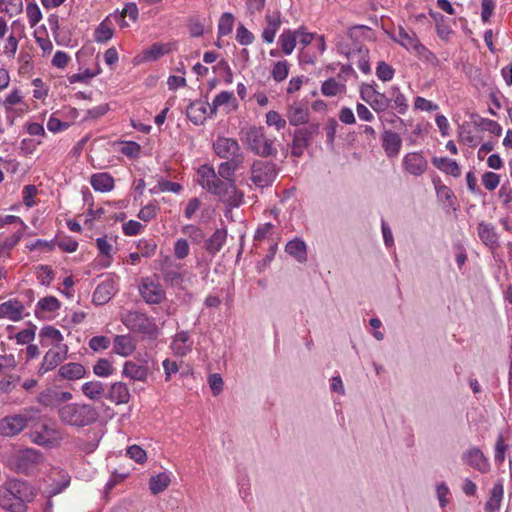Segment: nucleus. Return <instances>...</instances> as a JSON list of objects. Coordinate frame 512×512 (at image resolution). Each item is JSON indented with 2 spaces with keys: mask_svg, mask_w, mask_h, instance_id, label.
Here are the masks:
<instances>
[{
  "mask_svg": "<svg viewBox=\"0 0 512 512\" xmlns=\"http://www.w3.org/2000/svg\"><path fill=\"white\" fill-rule=\"evenodd\" d=\"M157 211V205L148 204L139 211L138 218L144 222H149L157 216Z\"/></svg>",
  "mask_w": 512,
  "mask_h": 512,
  "instance_id": "62",
  "label": "nucleus"
},
{
  "mask_svg": "<svg viewBox=\"0 0 512 512\" xmlns=\"http://www.w3.org/2000/svg\"><path fill=\"white\" fill-rule=\"evenodd\" d=\"M266 123L269 126H274L278 131L286 126V120L274 110H271L266 114Z\"/></svg>",
  "mask_w": 512,
  "mask_h": 512,
  "instance_id": "53",
  "label": "nucleus"
},
{
  "mask_svg": "<svg viewBox=\"0 0 512 512\" xmlns=\"http://www.w3.org/2000/svg\"><path fill=\"white\" fill-rule=\"evenodd\" d=\"M285 251L299 263H305L307 261V246L305 242L299 238L289 241L285 246Z\"/></svg>",
  "mask_w": 512,
  "mask_h": 512,
  "instance_id": "27",
  "label": "nucleus"
},
{
  "mask_svg": "<svg viewBox=\"0 0 512 512\" xmlns=\"http://www.w3.org/2000/svg\"><path fill=\"white\" fill-rule=\"evenodd\" d=\"M319 124L311 123L306 127L298 128L293 133L291 154L294 157H301L304 150L311 144V139L319 133Z\"/></svg>",
  "mask_w": 512,
  "mask_h": 512,
  "instance_id": "9",
  "label": "nucleus"
},
{
  "mask_svg": "<svg viewBox=\"0 0 512 512\" xmlns=\"http://www.w3.org/2000/svg\"><path fill=\"white\" fill-rule=\"evenodd\" d=\"M113 371L111 362L105 358L99 359L93 367L94 374L99 377H108L113 374Z\"/></svg>",
  "mask_w": 512,
  "mask_h": 512,
  "instance_id": "46",
  "label": "nucleus"
},
{
  "mask_svg": "<svg viewBox=\"0 0 512 512\" xmlns=\"http://www.w3.org/2000/svg\"><path fill=\"white\" fill-rule=\"evenodd\" d=\"M243 163L242 159L226 160L218 166L217 175L226 181H234L233 176L238 167Z\"/></svg>",
  "mask_w": 512,
  "mask_h": 512,
  "instance_id": "36",
  "label": "nucleus"
},
{
  "mask_svg": "<svg viewBox=\"0 0 512 512\" xmlns=\"http://www.w3.org/2000/svg\"><path fill=\"white\" fill-rule=\"evenodd\" d=\"M209 106L201 102L191 103L187 107V117L196 125L203 124L206 120Z\"/></svg>",
  "mask_w": 512,
  "mask_h": 512,
  "instance_id": "32",
  "label": "nucleus"
},
{
  "mask_svg": "<svg viewBox=\"0 0 512 512\" xmlns=\"http://www.w3.org/2000/svg\"><path fill=\"white\" fill-rule=\"evenodd\" d=\"M275 140V137L268 136L262 127L255 126L246 131L244 138L248 149L262 158L277 156Z\"/></svg>",
  "mask_w": 512,
  "mask_h": 512,
  "instance_id": "3",
  "label": "nucleus"
},
{
  "mask_svg": "<svg viewBox=\"0 0 512 512\" xmlns=\"http://www.w3.org/2000/svg\"><path fill=\"white\" fill-rule=\"evenodd\" d=\"M391 95L392 99L390 100L394 102V107L398 110L399 113H404L407 108L405 96L400 92L399 88L397 87L392 88Z\"/></svg>",
  "mask_w": 512,
  "mask_h": 512,
  "instance_id": "57",
  "label": "nucleus"
},
{
  "mask_svg": "<svg viewBox=\"0 0 512 512\" xmlns=\"http://www.w3.org/2000/svg\"><path fill=\"white\" fill-rule=\"evenodd\" d=\"M28 21L31 27L37 25L42 19V13L36 3H29L26 7Z\"/></svg>",
  "mask_w": 512,
  "mask_h": 512,
  "instance_id": "51",
  "label": "nucleus"
},
{
  "mask_svg": "<svg viewBox=\"0 0 512 512\" xmlns=\"http://www.w3.org/2000/svg\"><path fill=\"white\" fill-rule=\"evenodd\" d=\"M172 350L178 356H185L192 350V342L186 331L177 333L172 342Z\"/></svg>",
  "mask_w": 512,
  "mask_h": 512,
  "instance_id": "30",
  "label": "nucleus"
},
{
  "mask_svg": "<svg viewBox=\"0 0 512 512\" xmlns=\"http://www.w3.org/2000/svg\"><path fill=\"white\" fill-rule=\"evenodd\" d=\"M251 181L259 188L270 186L277 177L278 168L272 161L255 160L250 168Z\"/></svg>",
  "mask_w": 512,
  "mask_h": 512,
  "instance_id": "7",
  "label": "nucleus"
},
{
  "mask_svg": "<svg viewBox=\"0 0 512 512\" xmlns=\"http://www.w3.org/2000/svg\"><path fill=\"white\" fill-rule=\"evenodd\" d=\"M67 355V345H58V348L49 349L43 357L42 363L38 369V374L42 376L45 373L52 371L66 360Z\"/></svg>",
  "mask_w": 512,
  "mask_h": 512,
  "instance_id": "14",
  "label": "nucleus"
},
{
  "mask_svg": "<svg viewBox=\"0 0 512 512\" xmlns=\"http://www.w3.org/2000/svg\"><path fill=\"white\" fill-rule=\"evenodd\" d=\"M24 306L17 300H9L0 304V318H6L11 321L22 319Z\"/></svg>",
  "mask_w": 512,
  "mask_h": 512,
  "instance_id": "23",
  "label": "nucleus"
},
{
  "mask_svg": "<svg viewBox=\"0 0 512 512\" xmlns=\"http://www.w3.org/2000/svg\"><path fill=\"white\" fill-rule=\"evenodd\" d=\"M213 149L217 156L226 160L242 159L243 154L236 139L218 137L213 143Z\"/></svg>",
  "mask_w": 512,
  "mask_h": 512,
  "instance_id": "12",
  "label": "nucleus"
},
{
  "mask_svg": "<svg viewBox=\"0 0 512 512\" xmlns=\"http://www.w3.org/2000/svg\"><path fill=\"white\" fill-rule=\"evenodd\" d=\"M281 49L283 53L289 55L293 52L296 46V33L295 31L285 30L279 38Z\"/></svg>",
  "mask_w": 512,
  "mask_h": 512,
  "instance_id": "40",
  "label": "nucleus"
},
{
  "mask_svg": "<svg viewBox=\"0 0 512 512\" xmlns=\"http://www.w3.org/2000/svg\"><path fill=\"white\" fill-rule=\"evenodd\" d=\"M113 37V29L111 23L106 18L103 20L94 32V39L97 43H106Z\"/></svg>",
  "mask_w": 512,
  "mask_h": 512,
  "instance_id": "38",
  "label": "nucleus"
},
{
  "mask_svg": "<svg viewBox=\"0 0 512 512\" xmlns=\"http://www.w3.org/2000/svg\"><path fill=\"white\" fill-rule=\"evenodd\" d=\"M376 75L380 80L384 82L390 81L394 76V69L392 68V66L381 61L378 63L376 67Z\"/></svg>",
  "mask_w": 512,
  "mask_h": 512,
  "instance_id": "52",
  "label": "nucleus"
},
{
  "mask_svg": "<svg viewBox=\"0 0 512 512\" xmlns=\"http://www.w3.org/2000/svg\"><path fill=\"white\" fill-rule=\"evenodd\" d=\"M507 447L508 446L505 444L504 437L499 435L495 445V463L502 464L504 462Z\"/></svg>",
  "mask_w": 512,
  "mask_h": 512,
  "instance_id": "61",
  "label": "nucleus"
},
{
  "mask_svg": "<svg viewBox=\"0 0 512 512\" xmlns=\"http://www.w3.org/2000/svg\"><path fill=\"white\" fill-rule=\"evenodd\" d=\"M503 485L501 483L494 484L493 488L490 492V497L485 504L486 512H498L501 506V501L503 498Z\"/></svg>",
  "mask_w": 512,
  "mask_h": 512,
  "instance_id": "33",
  "label": "nucleus"
},
{
  "mask_svg": "<svg viewBox=\"0 0 512 512\" xmlns=\"http://www.w3.org/2000/svg\"><path fill=\"white\" fill-rule=\"evenodd\" d=\"M32 417L28 414H14L0 419V436L14 437L20 434L29 424Z\"/></svg>",
  "mask_w": 512,
  "mask_h": 512,
  "instance_id": "11",
  "label": "nucleus"
},
{
  "mask_svg": "<svg viewBox=\"0 0 512 512\" xmlns=\"http://www.w3.org/2000/svg\"><path fill=\"white\" fill-rule=\"evenodd\" d=\"M402 139L401 137L391 130H386L382 134V148L384 149L387 157H396L401 149Z\"/></svg>",
  "mask_w": 512,
  "mask_h": 512,
  "instance_id": "20",
  "label": "nucleus"
},
{
  "mask_svg": "<svg viewBox=\"0 0 512 512\" xmlns=\"http://www.w3.org/2000/svg\"><path fill=\"white\" fill-rule=\"evenodd\" d=\"M199 184L209 193L219 197L227 195V189L232 187L233 181H226L215 172L211 165L204 164L198 169Z\"/></svg>",
  "mask_w": 512,
  "mask_h": 512,
  "instance_id": "5",
  "label": "nucleus"
},
{
  "mask_svg": "<svg viewBox=\"0 0 512 512\" xmlns=\"http://www.w3.org/2000/svg\"><path fill=\"white\" fill-rule=\"evenodd\" d=\"M148 367L133 361L125 362L123 366V375L133 381L146 382L148 378Z\"/></svg>",
  "mask_w": 512,
  "mask_h": 512,
  "instance_id": "22",
  "label": "nucleus"
},
{
  "mask_svg": "<svg viewBox=\"0 0 512 512\" xmlns=\"http://www.w3.org/2000/svg\"><path fill=\"white\" fill-rule=\"evenodd\" d=\"M121 322L131 331L138 332L150 339L159 335V328L154 320L145 313L129 311L121 315Z\"/></svg>",
  "mask_w": 512,
  "mask_h": 512,
  "instance_id": "4",
  "label": "nucleus"
},
{
  "mask_svg": "<svg viewBox=\"0 0 512 512\" xmlns=\"http://www.w3.org/2000/svg\"><path fill=\"white\" fill-rule=\"evenodd\" d=\"M462 460L481 473H487L489 471L490 465L488 460L478 448L474 447L465 451L462 455Z\"/></svg>",
  "mask_w": 512,
  "mask_h": 512,
  "instance_id": "17",
  "label": "nucleus"
},
{
  "mask_svg": "<svg viewBox=\"0 0 512 512\" xmlns=\"http://www.w3.org/2000/svg\"><path fill=\"white\" fill-rule=\"evenodd\" d=\"M135 348V341L130 335H116L114 337L113 350L116 354L127 357L134 352Z\"/></svg>",
  "mask_w": 512,
  "mask_h": 512,
  "instance_id": "25",
  "label": "nucleus"
},
{
  "mask_svg": "<svg viewBox=\"0 0 512 512\" xmlns=\"http://www.w3.org/2000/svg\"><path fill=\"white\" fill-rule=\"evenodd\" d=\"M432 163L439 170L453 177L457 178L461 175L460 167L455 160L447 157H433Z\"/></svg>",
  "mask_w": 512,
  "mask_h": 512,
  "instance_id": "31",
  "label": "nucleus"
},
{
  "mask_svg": "<svg viewBox=\"0 0 512 512\" xmlns=\"http://www.w3.org/2000/svg\"><path fill=\"white\" fill-rule=\"evenodd\" d=\"M55 394L56 390L47 389L40 394L39 402L44 406H56L59 404V400Z\"/></svg>",
  "mask_w": 512,
  "mask_h": 512,
  "instance_id": "58",
  "label": "nucleus"
},
{
  "mask_svg": "<svg viewBox=\"0 0 512 512\" xmlns=\"http://www.w3.org/2000/svg\"><path fill=\"white\" fill-rule=\"evenodd\" d=\"M190 248L186 239L180 238L174 244V256L178 260H182L189 255Z\"/></svg>",
  "mask_w": 512,
  "mask_h": 512,
  "instance_id": "56",
  "label": "nucleus"
},
{
  "mask_svg": "<svg viewBox=\"0 0 512 512\" xmlns=\"http://www.w3.org/2000/svg\"><path fill=\"white\" fill-rule=\"evenodd\" d=\"M286 117L293 126L306 124L309 120V109L301 102L293 103L288 107Z\"/></svg>",
  "mask_w": 512,
  "mask_h": 512,
  "instance_id": "19",
  "label": "nucleus"
},
{
  "mask_svg": "<svg viewBox=\"0 0 512 512\" xmlns=\"http://www.w3.org/2000/svg\"><path fill=\"white\" fill-rule=\"evenodd\" d=\"M127 455L135 460L137 463H144L146 461L147 455L145 450H143L138 445H132L127 449Z\"/></svg>",
  "mask_w": 512,
  "mask_h": 512,
  "instance_id": "64",
  "label": "nucleus"
},
{
  "mask_svg": "<svg viewBox=\"0 0 512 512\" xmlns=\"http://www.w3.org/2000/svg\"><path fill=\"white\" fill-rule=\"evenodd\" d=\"M182 189V186L178 183L171 182L168 180H161L158 182V185L154 188L150 189L152 194H155L159 191L161 192H174L178 193Z\"/></svg>",
  "mask_w": 512,
  "mask_h": 512,
  "instance_id": "49",
  "label": "nucleus"
},
{
  "mask_svg": "<svg viewBox=\"0 0 512 512\" xmlns=\"http://www.w3.org/2000/svg\"><path fill=\"white\" fill-rule=\"evenodd\" d=\"M163 279L172 286H179L183 281V276L178 270H174L169 266H164L161 270Z\"/></svg>",
  "mask_w": 512,
  "mask_h": 512,
  "instance_id": "45",
  "label": "nucleus"
},
{
  "mask_svg": "<svg viewBox=\"0 0 512 512\" xmlns=\"http://www.w3.org/2000/svg\"><path fill=\"white\" fill-rule=\"evenodd\" d=\"M110 346V340L106 336H94L89 341V347L93 351L105 350Z\"/></svg>",
  "mask_w": 512,
  "mask_h": 512,
  "instance_id": "63",
  "label": "nucleus"
},
{
  "mask_svg": "<svg viewBox=\"0 0 512 512\" xmlns=\"http://www.w3.org/2000/svg\"><path fill=\"white\" fill-rule=\"evenodd\" d=\"M39 338L43 346L54 344L55 348H58V345H62L61 342L64 339L62 333L53 326L43 327L40 330Z\"/></svg>",
  "mask_w": 512,
  "mask_h": 512,
  "instance_id": "28",
  "label": "nucleus"
},
{
  "mask_svg": "<svg viewBox=\"0 0 512 512\" xmlns=\"http://www.w3.org/2000/svg\"><path fill=\"white\" fill-rule=\"evenodd\" d=\"M115 293L114 284L112 281H104L100 283L94 293H93V302L96 305H104L110 301Z\"/></svg>",
  "mask_w": 512,
  "mask_h": 512,
  "instance_id": "26",
  "label": "nucleus"
},
{
  "mask_svg": "<svg viewBox=\"0 0 512 512\" xmlns=\"http://www.w3.org/2000/svg\"><path fill=\"white\" fill-rule=\"evenodd\" d=\"M86 374L85 367L77 362H69L61 365L57 371L61 380L75 381L83 378Z\"/></svg>",
  "mask_w": 512,
  "mask_h": 512,
  "instance_id": "21",
  "label": "nucleus"
},
{
  "mask_svg": "<svg viewBox=\"0 0 512 512\" xmlns=\"http://www.w3.org/2000/svg\"><path fill=\"white\" fill-rule=\"evenodd\" d=\"M139 292L148 304H159L165 298V291L161 284L152 278L142 279Z\"/></svg>",
  "mask_w": 512,
  "mask_h": 512,
  "instance_id": "15",
  "label": "nucleus"
},
{
  "mask_svg": "<svg viewBox=\"0 0 512 512\" xmlns=\"http://www.w3.org/2000/svg\"><path fill=\"white\" fill-rule=\"evenodd\" d=\"M170 477L165 472L159 473L150 479L149 488L152 494L163 492L170 484Z\"/></svg>",
  "mask_w": 512,
  "mask_h": 512,
  "instance_id": "39",
  "label": "nucleus"
},
{
  "mask_svg": "<svg viewBox=\"0 0 512 512\" xmlns=\"http://www.w3.org/2000/svg\"><path fill=\"white\" fill-rule=\"evenodd\" d=\"M234 95L233 92L228 91H222L216 97L214 98L212 104L209 106L210 114L215 115L217 112V109L230 102L231 99H233Z\"/></svg>",
  "mask_w": 512,
  "mask_h": 512,
  "instance_id": "47",
  "label": "nucleus"
},
{
  "mask_svg": "<svg viewBox=\"0 0 512 512\" xmlns=\"http://www.w3.org/2000/svg\"><path fill=\"white\" fill-rule=\"evenodd\" d=\"M42 461L40 451L33 448L18 450L9 458V465L18 472L26 473Z\"/></svg>",
  "mask_w": 512,
  "mask_h": 512,
  "instance_id": "8",
  "label": "nucleus"
},
{
  "mask_svg": "<svg viewBox=\"0 0 512 512\" xmlns=\"http://www.w3.org/2000/svg\"><path fill=\"white\" fill-rule=\"evenodd\" d=\"M361 98L376 112H383L389 108L391 100L383 93L378 92L372 85L363 84L360 89Z\"/></svg>",
  "mask_w": 512,
  "mask_h": 512,
  "instance_id": "13",
  "label": "nucleus"
},
{
  "mask_svg": "<svg viewBox=\"0 0 512 512\" xmlns=\"http://www.w3.org/2000/svg\"><path fill=\"white\" fill-rule=\"evenodd\" d=\"M233 23H234L233 15L229 12L223 13L219 20V24H218L219 34L222 36L229 34L232 31Z\"/></svg>",
  "mask_w": 512,
  "mask_h": 512,
  "instance_id": "48",
  "label": "nucleus"
},
{
  "mask_svg": "<svg viewBox=\"0 0 512 512\" xmlns=\"http://www.w3.org/2000/svg\"><path fill=\"white\" fill-rule=\"evenodd\" d=\"M38 307L43 311L54 312L60 308V302L54 296H47L38 302Z\"/></svg>",
  "mask_w": 512,
  "mask_h": 512,
  "instance_id": "54",
  "label": "nucleus"
},
{
  "mask_svg": "<svg viewBox=\"0 0 512 512\" xmlns=\"http://www.w3.org/2000/svg\"><path fill=\"white\" fill-rule=\"evenodd\" d=\"M107 398L116 405L126 404L130 400V392L123 382H115L111 385Z\"/></svg>",
  "mask_w": 512,
  "mask_h": 512,
  "instance_id": "24",
  "label": "nucleus"
},
{
  "mask_svg": "<svg viewBox=\"0 0 512 512\" xmlns=\"http://www.w3.org/2000/svg\"><path fill=\"white\" fill-rule=\"evenodd\" d=\"M29 438L37 445L51 448L60 444L62 434L54 424L41 422L33 426Z\"/></svg>",
  "mask_w": 512,
  "mask_h": 512,
  "instance_id": "6",
  "label": "nucleus"
},
{
  "mask_svg": "<svg viewBox=\"0 0 512 512\" xmlns=\"http://www.w3.org/2000/svg\"><path fill=\"white\" fill-rule=\"evenodd\" d=\"M478 236L486 245H494L497 243V233L491 224L481 222L478 225Z\"/></svg>",
  "mask_w": 512,
  "mask_h": 512,
  "instance_id": "37",
  "label": "nucleus"
},
{
  "mask_svg": "<svg viewBox=\"0 0 512 512\" xmlns=\"http://www.w3.org/2000/svg\"><path fill=\"white\" fill-rule=\"evenodd\" d=\"M170 51L168 44H153L150 49L146 52V57L149 59L156 60L160 56Z\"/></svg>",
  "mask_w": 512,
  "mask_h": 512,
  "instance_id": "60",
  "label": "nucleus"
},
{
  "mask_svg": "<svg viewBox=\"0 0 512 512\" xmlns=\"http://www.w3.org/2000/svg\"><path fill=\"white\" fill-rule=\"evenodd\" d=\"M265 20L266 27L264 28L261 36L264 42L270 44L273 43L276 33L282 24L281 12L279 10H276L272 13L267 12Z\"/></svg>",
  "mask_w": 512,
  "mask_h": 512,
  "instance_id": "18",
  "label": "nucleus"
},
{
  "mask_svg": "<svg viewBox=\"0 0 512 512\" xmlns=\"http://www.w3.org/2000/svg\"><path fill=\"white\" fill-rule=\"evenodd\" d=\"M23 101V95L19 89L12 90L3 101L6 110L11 109L13 106L20 104Z\"/></svg>",
  "mask_w": 512,
  "mask_h": 512,
  "instance_id": "59",
  "label": "nucleus"
},
{
  "mask_svg": "<svg viewBox=\"0 0 512 512\" xmlns=\"http://www.w3.org/2000/svg\"><path fill=\"white\" fill-rule=\"evenodd\" d=\"M22 238L21 232H15L12 235L0 239V257L2 256H10V251L18 244L20 239Z\"/></svg>",
  "mask_w": 512,
  "mask_h": 512,
  "instance_id": "41",
  "label": "nucleus"
},
{
  "mask_svg": "<svg viewBox=\"0 0 512 512\" xmlns=\"http://www.w3.org/2000/svg\"><path fill=\"white\" fill-rule=\"evenodd\" d=\"M220 199L226 202L230 207H238L243 202V193L237 190L235 181H233L232 187L227 189V195L220 197Z\"/></svg>",
  "mask_w": 512,
  "mask_h": 512,
  "instance_id": "42",
  "label": "nucleus"
},
{
  "mask_svg": "<svg viewBox=\"0 0 512 512\" xmlns=\"http://www.w3.org/2000/svg\"><path fill=\"white\" fill-rule=\"evenodd\" d=\"M181 232L195 244H200L205 238L203 230L192 224L183 226Z\"/></svg>",
  "mask_w": 512,
  "mask_h": 512,
  "instance_id": "43",
  "label": "nucleus"
},
{
  "mask_svg": "<svg viewBox=\"0 0 512 512\" xmlns=\"http://www.w3.org/2000/svg\"><path fill=\"white\" fill-rule=\"evenodd\" d=\"M500 183V176L494 172H485L482 175V184L488 191L495 190Z\"/></svg>",
  "mask_w": 512,
  "mask_h": 512,
  "instance_id": "55",
  "label": "nucleus"
},
{
  "mask_svg": "<svg viewBox=\"0 0 512 512\" xmlns=\"http://www.w3.org/2000/svg\"><path fill=\"white\" fill-rule=\"evenodd\" d=\"M98 416L96 408L90 404L69 403L58 409L59 420L65 425L76 428L93 424Z\"/></svg>",
  "mask_w": 512,
  "mask_h": 512,
  "instance_id": "2",
  "label": "nucleus"
},
{
  "mask_svg": "<svg viewBox=\"0 0 512 512\" xmlns=\"http://www.w3.org/2000/svg\"><path fill=\"white\" fill-rule=\"evenodd\" d=\"M82 392L91 400H99L104 395L105 387L101 381H88L82 385Z\"/></svg>",
  "mask_w": 512,
  "mask_h": 512,
  "instance_id": "35",
  "label": "nucleus"
},
{
  "mask_svg": "<svg viewBox=\"0 0 512 512\" xmlns=\"http://www.w3.org/2000/svg\"><path fill=\"white\" fill-rule=\"evenodd\" d=\"M345 89V86L337 82L334 78L326 80L321 87V92L328 97H333L341 93Z\"/></svg>",
  "mask_w": 512,
  "mask_h": 512,
  "instance_id": "44",
  "label": "nucleus"
},
{
  "mask_svg": "<svg viewBox=\"0 0 512 512\" xmlns=\"http://www.w3.org/2000/svg\"><path fill=\"white\" fill-rule=\"evenodd\" d=\"M403 169L412 176L419 177L428 169V161L420 152L407 153L402 162Z\"/></svg>",
  "mask_w": 512,
  "mask_h": 512,
  "instance_id": "16",
  "label": "nucleus"
},
{
  "mask_svg": "<svg viewBox=\"0 0 512 512\" xmlns=\"http://www.w3.org/2000/svg\"><path fill=\"white\" fill-rule=\"evenodd\" d=\"M36 493L27 482L11 479L0 486V508L9 512H26L27 503L31 502Z\"/></svg>",
  "mask_w": 512,
  "mask_h": 512,
  "instance_id": "1",
  "label": "nucleus"
},
{
  "mask_svg": "<svg viewBox=\"0 0 512 512\" xmlns=\"http://www.w3.org/2000/svg\"><path fill=\"white\" fill-rule=\"evenodd\" d=\"M288 72L287 61H278L274 64L271 74L276 82H281L287 78Z\"/></svg>",
  "mask_w": 512,
  "mask_h": 512,
  "instance_id": "50",
  "label": "nucleus"
},
{
  "mask_svg": "<svg viewBox=\"0 0 512 512\" xmlns=\"http://www.w3.org/2000/svg\"><path fill=\"white\" fill-rule=\"evenodd\" d=\"M227 233L223 229H217L210 238L206 241V250L210 254H216L221 250L225 241Z\"/></svg>",
  "mask_w": 512,
  "mask_h": 512,
  "instance_id": "34",
  "label": "nucleus"
},
{
  "mask_svg": "<svg viewBox=\"0 0 512 512\" xmlns=\"http://www.w3.org/2000/svg\"><path fill=\"white\" fill-rule=\"evenodd\" d=\"M394 41L398 42L407 50H412L419 57L429 60L434 55L420 43L418 37L413 31H407L403 27H398L397 34L393 37Z\"/></svg>",
  "mask_w": 512,
  "mask_h": 512,
  "instance_id": "10",
  "label": "nucleus"
},
{
  "mask_svg": "<svg viewBox=\"0 0 512 512\" xmlns=\"http://www.w3.org/2000/svg\"><path fill=\"white\" fill-rule=\"evenodd\" d=\"M90 183L93 189L99 192H109L114 188V179L106 172L93 174Z\"/></svg>",
  "mask_w": 512,
  "mask_h": 512,
  "instance_id": "29",
  "label": "nucleus"
}]
</instances>
